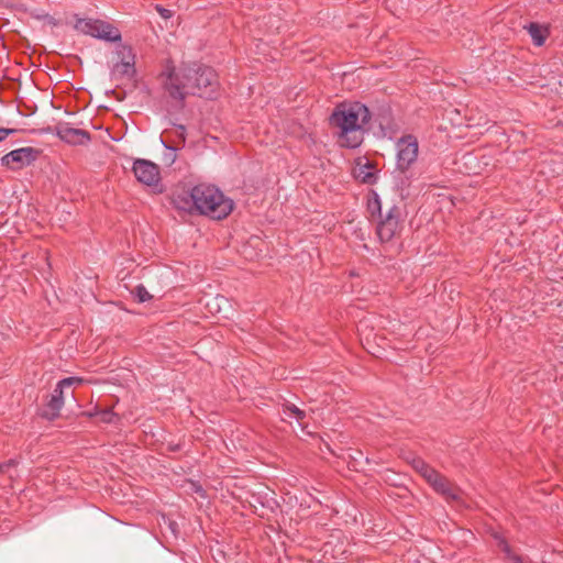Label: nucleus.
I'll return each instance as SVG.
<instances>
[{"instance_id":"nucleus-7","label":"nucleus","mask_w":563,"mask_h":563,"mask_svg":"<svg viewBox=\"0 0 563 563\" xmlns=\"http://www.w3.org/2000/svg\"><path fill=\"white\" fill-rule=\"evenodd\" d=\"M41 155V151L31 146L13 150L4 154L0 163L10 170H20L32 165Z\"/></svg>"},{"instance_id":"nucleus-2","label":"nucleus","mask_w":563,"mask_h":563,"mask_svg":"<svg viewBox=\"0 0 563 563\" xmlns=\"http://www.w3.org/2000/svg\"><path fill=\"white\" fill-rule=\"evenodd\" d=\"M369 109L360 101L336 104L329 118V124L335 129L338 144L345 148H356L364 140V133L371 130Z\"/></svg>"},{"instance_id":"nucleus-24","label":"nucleus","mask_w":563,"mask_h":563,"mask_svg":"<svg viewBox=\"0 0 563 563\" xmlns=\"http://www.w3.org/2000/svg\"><path fill=\"white\" fill-rule=\"evenodd\" d=\"M15 132H16L15 129L0 128V142Z\"/></svg>"},{"instance_id":"nucleus-25","label":"nucleus","mask_w":563,"mask_h":563,"mask_svg":"<svg viewBox=\"0 0 563 563\" xmlns=\"http://www.w3.org/2000/svg\"><path fill=\"white\" fill-rule=\"evenodd\" d=\"M63 391H64V387L60 386L59 383H57V385L54 388V390L51 394V396H54V397H57V399L64 400Z\"/></svg>"},{"instance_id":"nucleus-8","label":"nucleus","mask_w":563,"mask_h":563,"mask_svg":"<svg viewBox=\"0 0 563 563\" xmlns=\"http://www.w3.org/2000/svg\"><path fill=\"white\" fill-rule=\"evenodd\" d=\"M122 58L115 63L111 69V78L113 80L132 79L135 74V56L131 47H123L120 52Z\"/></svg>"},{"instance_id":"nucleus-12","label":"nucleus","mask_w":563,"mask_h":563,"mask_svg":"<svg viewBox=\"0 0 563 563\" xmlns=\"http://www.w3.org/2000/svg\"><path fill=\"white\" fill-rule=\"evenodd\" d=\"M173 206L188 213L197 212V202L195 199V187L190 191H180L173 195Z\"/></svg>"},{"instance_id":"nucleus-5","label":"nucleus","mask_w":563,"mask_h":563,"mask_svg":"<svg viewBox=\"0 0 563 563\" xmlns=\"http://www.w3.org/2000/svg\"><path fill=\"white\" fill-rule=\"evenodd\" d=\"M74 27L85 35L110 43L120 42L122 38L118 27L99 19H77Z\"/></svg>"},{"instance_id":"nucleus-6","label":"nucleus","mask_w":563,"mask_h":563,"mask_svg":"<svg viewBox=\"0 0 563 563\" xmlns=\"http://www.w3.org/2000/svg\"><path fill=\"white\" fill-rule=\"evenodd\" d=\"M396 169L402 174L407 179L410 167L417 162L419 145L417 137L413 135H405L396 143Z\"/></svg>"},{"instance_id":"nucleus-14","label":"nucleus","mask_w":563,"mask_h":563,"mask_svg":"<svg viewBox=\"0 0 563 563\" xmlns=\"http://www.w3.org/2000/svg\"><path fill=\"white\" fill-rule=\"evenodd\" d=\"M374 167L367 161L364 165H360L357 169L354 172V176L361 183L366 185H374L378 179L377 172L372 170Z\"/></svg>"},{"instance_id":"nucleus-30","label":"nucleus","mask_w":563,"mask_h":563,"mask_svg":"<svg viewBox=\"0 0 563 563\" xmlns=\"http://www.w3.org/2000/svg\"><path fill=\"white\" fill-rule=\"evenodd\" d=\"M175 526H176V523H175V522H170V525H169V527H170V529H172L173 531H175Z\"/></svg>"},{"instance_id":"nucleus-4","label":"nucleus","mask_w":563,"mask_h":563,"mask_svg":"<svg viewBox=\"0 0 563 563\" xmlns=\"http://www.w3.org/2000/svg\"><path fill=\"white\" fill-rule=\"evenodd\" d=\"M197 212L213 220L225 219L233 210L234 202L214 186H195Z\"/></svg>"},{"instance_id":"nucleus-18","label":"nucleus","mask_w":563,"mask_h":563,"mask_svg":"<svg viewBox=\"0 0 563 563\" xmlns=\"http://www.w3.org/2000/svg\"><path fill=\"white\" fill-rule=\"evenodd\" d=\"M133 295L135 296L139 302H146L152 299V295L147 291L145 286L137 285L133 290Z\"/></svg>"},{"instance_id":"nucleus-3","label":"nucleus","mask_w":563,"mask_h":563,"mask_svg":"<svg viewBox=\"0 0 563 563\" xmlns=\"http://www.w3.org/2000/svg\"><path fill=\"white\" fill-rule=\"evenodd\" d=\"M366 211L375 222L376 234L382 243L390 242L402 229V212L399 206L393 205L385 212L382 200L375 190L367 196Z\"/></svg>"},{"instance_id":"nucleus-15","label":"nucleus","mask_w":563,"mask_h":563,"mask_svg":"<svg viewBox=\"0 0 563 563\" xmlns=\"http://www.w3.org/2000/svg\"><path fill=\"white\" fill-rule=\"evenodd\" d=\"M63 406L64 400L57 399V397L54 396H49L42 411V417L48 420H54L59 416Z\"/></svg>"},{"instance_id":"nucleus-23","label":"nucleus","mask_w":563,"mask_h":563,"mask_svg":"<svg viewBox=\"0 0 563 563\" xmlns=\"http://www.w3.org/2000/svg\"><path fill=\"white\" fill-rule=\"evenodd\" d=\"M508 560H510L512 563H527L526 558L518 555L512 552L510 549V554H505Z\"/></svg>"},{"instance_id":"nucleus-22","label":"nucleus","mask_w":563,"mask_h":563,"mask_svg":"<svg viewBox=\"0 0 563 563\" xmlns=\"http://www.w3.org/2000/svg\"><path fill=\"white\" fill-rule=\"evenodd\" d=\"M81 382H82V378H80V377H66V378L60 379L58 383L60 384V386L66 388V387L73 386L74 384H80Z\"/></svg>"},{"instance_id":"nucleus-9","label":"nucleus","mask_w":563,"mask_h":563,"mask_svg":"<svg viewBox=\"0 0 563 563\" xmlns=\"http://www.w3.org/2000/svg\"><path fill=\"white\" fill-rule=\"evenodd\" d=\"M136 179L146 186H157L161 180L159 167L147 159H136L133 164Z\"/></svg>"},{"instance_id":"nucleus-17","label":"nucleus","mask_w":563,"mask_h":563,"mask_svg":"<svg viewBox=\"0 0 563 563\" xmlns=\"http://www.w3.org/2000/svg\"><path fill=\"white\" fill-rule=\"evenodd\" d=\"M283 415L289 418H295L299 426L305 429L306 411L299 409L296 405L289 402L285 404L283 406Z\"/></svg>"},{"instance_id":"nucleus-19","label":"nucleus","mask_w":563,"mask_h":563,"mask_svg":"<svg viewBox=\"0 0 563 563\" xmlns=\"http://www.w3.org/2000/svg\"><path fill=\"white\" fill-rule=\"evenodd\" d=\"M493 538L496 541V545L504 554H510V545L507 540L498 532L493 533Z\"/></svg>"},{"instance_id":"nucleus-27","label":"nucleus","mask_w":563,"mask_h":563,"mask_svg":"<svg viewBox=\"0 0 563 563\" xmlns=\"http://www.w3.org/2000/svg\"><path fill=\"white\" fill-rule=\"evenodd\" d=\"M158 11L161 12V14H162L164 18H168V16H169V15L167 14V13H168V10L163 9V8H158Z\"/></svg>"},{"instance_id":"nucleus-26","label":"nucleus","mask_w":563,"mask_h":563,"mask_svg":"<svg viewBox=\"0 0 563 563\" xmlns=\"http://www.w3.org/2000/svg\"><path fill=\"white\" fill-rule=\"evenodd\" d=\"M178 135L185 141L186 126L183 124H176Z\"/></svg>"},{"instance_id":"nucleus-1","label":"nucleus","mask_w":563,"mask_h":563,"mask_svg":"<svg viewBox=\"0 0 563 563\" xmlns=\"http://www.w3.org/2000/svg\"><path fill=\"white\" fill-rule=\"evenodd\" d=\"M165 75V90L170 98L178 100L181 107L187 95H197L207 99H212L217 95L219 84L217 74L211 67L192 64L180 67L178 70L173 67Z\"/></svg>"},{"instance_id":"nucleus-11","label":"nucleus","mask_w":563,"mask_h":563,"mask_svg":"<svg viewBox=\"0 0 563 563\" xmlns=\"http://www.w3.org/2000/svg\"><path fill=\"white\" fill-rule=\"evenodd\" d=\"M428 484L449 501H457L461 499L460 488L452 485L450 481L439 472Z\"/></svg>"},{"instance_id":"nucleus-28","label":"nucleus","mask_w":563,"mask_h":563,"mask_svg":"<svg viewBox=\"0 0 563 563\" xmlns=\"http://www.w3.org/2000/svg\"><path fill=\"white\" fill-rule=\"evenodd\" d=\"M169 449H170V451H178L179 450V445L178 444L169 445Z\"/></svg>"},{"instance_id":"nucleus-21","label":"nucleus","mask_w":563,"mask_h":563,"mask_svg":"<svg viewBox=\"0 0 563 563\" xmlns=\"http://www.w3.org/2000/svg\"><path fill=\"white\" fill-rule=\"evenodd\" d=\"M19 461L16 459H10L3 463H0V474L7 473L11 467H16Z\"/></svg>"},{"instance_id":"nucleus-20","label":"nucleus","mask_w":563,"mask_h":563,"mask_svg":"<svg viewBox=\"0 0 563 563\" xmlns=\"http://www.w3.org/2000/svg\"><path fill=\"white\" fill-rule=\"evenodd\" d=\"M98 415L100 416V420L104 423L113 422L115 417V413L111 409L101 410Z\"/></svg>"},{"instance_id":"nucleus-13","label":"nucleus","mask_w":563,"mask_h":563,"mask_svg":"<svg viewBox=\"0 0 563 563\" xmlns=\"http://www.w3.org/2000/svg\"><path fill=\"white\" fill-rule=\"evenodd\" d=\"M526 30L528 31L536 46H542L550 34L548 26L540 25L536 22H531L529 25H527Z\"/></svg>"},{"instance_id":"nucleus-10","label":"nucleus","mask_w":563,"mask_h":563,"mask_svg":"<svg viewBox=\"0 0 563 563\" xmlns=\"http://www.w3.org/2000/svg\"><path fill=\"white\" fill-rule=\"evenodd\" d=\"M54 132L63 142L69 145H86L91 141L88 131L73 128L69 123H58L55 125Z\"/></svg>"},{"instance_id":"nucleus-29","label":"nucleus","mask_w":563,"mask_h":563,"mask_svg":"<svg viewBox=\"0 0 563 563\" xmlns=\"http://www.w3.org/2000/svg\"><path fill=\"white\" fill-rule=\"evenodd\" d=\"M464 158L472 161V159H474V156L472 154H466V155H464Z\"/></svg>"},{"instance_id":"nucleus-16","label":"nucleus","mask_w":563,"mask_h":563,"mask_svg":"<svg viewBox=\"0 0 563 563\" xmlns=\"http://www.w3.org/2000/svg\"><path fill=\"white\" fill-rule=\"evenodd\" d=\"M412 467L418 472L428 483L438 474V471L426 463L420 457H415L411 462Z\"/></svg>"}]
</instances>
